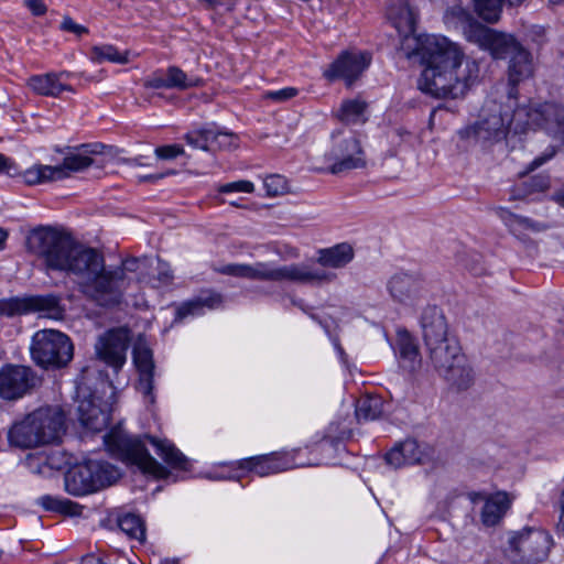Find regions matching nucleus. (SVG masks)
<instances>
[{
	"instance_id": "864d4df0",
	"label": "nucleus",
	"mask_w": 564,
	"mask_h": 564,
	"mask_svg": "<svg viewBox=\"0 0 564 564\" xmlns=\"http://www.w3.org/2000/svg\"><path fill=\"white\" fill-rule=\"evenodd\" d=\"M25 3L35 15H42L46 11V7L42 0H25Z\"/></svg>"
},
{
	"instance_id": "58836bf2",
	"label": "nucleus",
	"mask_w": 564,
	"mask_h": 564,
	"mask_svg": "<svg viewBox=\"0 0 564 564\" xmlns=\"http://www.w3.org/2000/svg\"><path fill=\"white\" fill-rule=\"evenodd\" d=\"M94 163L93 159L84 152L69 153L66 155L62 164L56 165L57 169L62 170L63 178L70 175V173H77L86 170Z\"/></svg>"
},
{
	"instance_id": "79ce46f5",
	"label": "nucleus",
	"mask_w": 564,
	"mask_h": 564,
	"mask_svg": "<svg viewBox=\"0 0 564 564\" xmlns=\"http://www.w3.org/2000/svg\"><path fill=\"white\" fill-rule=\"evenodd\" d=\"M247 279L275 282L276 267L268 262L248 264Z\"/></svg>"
},
{
	"instance_id": "8fccbe9b",
	"label": "nucleus",
	"mask_w": 564,
	"mask_h": 564,
	"mask_svg": "<svg viewBox=\"0 0 564 564\" xmlns=\"http://www.w3.org/2000/svg\"><path fill=\"white\" fill-rule=\"evenodd\" d=\"M155 280L158 281L156 286L166 285L173 280V274L169 264L163 262L158 263V275Z\"/></svg>"
},
{
	"instance_id": "de8ad7c7",
	"label": "nucleus",
	"mask_w": 564,
	"mask_h": 564,
	"mask_svg": "<svg viewBox=\"0 0 564 564\" xmlns=\"http://www.w3.org/2000/svg\"><path fill=\"white\" fill-rule=\"evenodd\" d=\"M154 153L158 159L172 160L178 155L184 154V149L182 145H178V144H169V145L158 147L155 149Z\"/></svg>"
},
{
	"instance_id": "f257e3e1",
	"label": "nucleus",
	"mask_w": 564,
	"mask_h": 564,
	"mask_svg": "<svg viewBox=\"0 0 564 564\" xmlns=\"http://www.w3.org/2000/svg\"><path fill=\"white\" fill-rule=\"evenodd\" d=\"M26 247L47 270L75 275L78 291L106 308L122 302L133 274L143 263L140 259L128 258L119 265H106L101 252L76 243L67 232L52 227L32 230L26 238Z\"/></svg>"
},
{
	"instance_id": "f8f14e48",
	"label": "nucleus",
	"mask_w": 564,
	"mask_h": 564,
	"mask_svg": "<svg viewBox=\"0 0 564 564\" xmlns=\"http://www.w3.org/2000/svg\"><path fill=\"white\" fill-rule=\"evenodd\" d=\"M40 312L42 316L61 319L64 310L54 295H36L25 297H10L0 300V315L13 317L17 315Z\"/></svg>"
},
{
	"instance_id": "69168bd1",
	"label": "nucleus",
	"mask_w": 564,
	"mask_h": 564,
	"mask_svg": "<svg viewBox=\"0 0 564 564\" xmlns=\"http://www.w3.org/2000/svg\"><path fill=\"white\" fill-rule=\"evenodd\" d=\"M161 564H178V562L176 560H164Z\"/></svg>"
},
{
	"instance_id": "5fc2aeb1",
	"label": "nucleus",
	"mask_w": 564,
	"mask_h": 564,
	"mask_svg": "<svg viewBox=\"0 0 564 564\" xmlns=\"http://www.w3.org/2000/svg\"><path fill=\"white\" fill-rule=\"evenodd\" d=\"M560 518L557 522V531L561 535L564 536V489L561 492L560 500Z\"/></svg>"
},
{
	"instance_id": "aec40b11",
	"label": "nucleus",
	"mask_w": 564,
	"mask_h": 564,
	"mask_svg": "<svg viewBox=\"0 0 564 564\" xmlns=\"http://www.w3.org/2000/svg\"><path fill=\"white\" fill-rule=\"evenodd\" d=\"M200 85L197 78H189L180 67L170 66L165 70L159 69L149 75L143 86L153 89H180L185 90Z\"/></svg>"
},
{
	"instance_id": "1a4fd4ad",
	"label": "nucleus",
	"mask_w": 564,
	"mask_h": 564,
	"mask_svg": "<svg viewBox=\"0 0 564 564\" xmlns=\"http://www.w3.org/2000/svg\"><path fill=\"white\" fill-rule=\"evenodd\" d=\"M30 349L33 361L43 368L61 367L73 358V345L69 338L54 329L36 332Z\"/></svg>"
},
{
	"instance_id": "f03ea898",
	"label": "nucleus",
	"mask_w": 564,
	"mask_h": 564,
	"mask_svg": "<svg viewBox=\"0 0 564 564\" xmlns=\"http://www.w3.org/2000/svg\"><path fill=\"white\" fill-rule=\"evenodd\" d=\"M410 42L415 43L414 56H420L425 65L417 83L423 93L440 98H458L478 78V64L465 58L460 48L446 37H408L404 46L411 48Z\"/></svg>"
},
{
	"instance_id": "e2e57ef3",
	"label": "nucleus",
	"mask_w": 564,
	"mask_h": 564,
	"mask_svg": "<svg viewBox=\"0 0 564 564\" xmlns=\"http://www.w3.org/2000/svg\"><path fill=\"white\" fill-rule=\"evenodd\" d=\"M126 162L131 165H138V166L143 165V163L140 161V158L128 159V160H126Z\"/></svg>"
},
{
	"instance_id": "2eb2a0df",
	"label": "nucleus",
	"mask_w": 564,
	"mask_h": 564,
	"mask_svg": "<svg viewBox=\"0 0 564 564\" xmlns=\"http://www.w3.org/2000/svg\"><path fill=\"white\" fill-rule=\"evenodd\" d=\"M371 56L367 52H345L324 72L328 80L343 79L348 87L370 65Z\"/></svg>"
},
{
	"instance_id": "c03bdc74",
	"label": "nucleus",
	"mask_w": 564,
	"mask_h": 564,
	"mask_svg": "<svg viewBox=\"0 0 564 564\" xmlns=\"http://www.w3.org/2000/svg\"><path fill=\"white\" fill-rule=\"evenodd\" d=\"M215 137L212 140V148L216 145L220 150H229L238 147V137L228 131H221L214 124Z\"/></svg>"
},
{
	"instance_id": "bf43d9fd",
	"label": "nucleus",
	"mask_w": 564,
	"mask_h": 564,
	"mask_svg": "<svg viewBox=\"0 0 564 564\" xmlns=\"http://www.w3.org/2000/svg\"><path fill=\"white\" fill-rule=\"evenodd\" d=\"M1 172L10 173V165L9 160L0 153V173Z\"/></svg>"
},
{
	"instance_id": "9b49d317",
	"label": "nucleus",
	"mask_w": 564,
	"mask_h": 564,
	"mask_svg": "<svg viewBox=\"0 0 564 564\" xmlns=\"http://www.w3.org/2000/svg\"><path fill=\"white\" fill-rule=\"evenodd\" d=\"M533 108H518L513 112L503 110L496 101L487 102L480 115V120L475 124V134L484 140H500L506 137L507 130L513 119L527 117L525 124L531 128H539L529 118Z\"/></svg>"
},
{
	"instance_id": "9d476101",
	"label": "nucleus",
	"mask_w": 564,
	"mask_h": 564,
	"mask_svg": "<svg viewBox=\"0 0 564 564\" xmlns=\"http://www.w3.org/2000/svg\"><path fill=\"white\" fill-rule=\"evenodd\" d=\"M465 21L463 31L466 39L478 44L481 48L489 51L494 58L505 59L521 46L514 36L497 32L479 22L475 21L469 14L462 12Z\"/></svg>"
},
{
	"instance_id": "4d7b16f0",
	"label": "nucleus",
	"mask_w": 564,
	"mask_h": 564,
	"mask_svg": "<svg viewBox=\"0 0 564 564\" xmlns=\"http://www.w3.org/2000/svg\"><path fill=\"white\" fill-rule=\"evenodd\" d=\"M554 155V151H552L549 155H543L534 159L531 163V170H534L545 163L549 159Z\"/></svg>"
},
{
	"instance_id": "49530a36",
	"label": "nucleus",
	"mask_w": 564,
	"mask_h": 564,
	"mask_svg": "<svg viewBox=\"0 0 564 564\" xmlns=\"http://www.w3.org/2000/svg\"><path fill=\"white\" fill-rule=\"evenodd\" d=\"M254 191V185L250 181L240 180L230 182L227 184H223L218 187L219 193L229 194V193H252Z\"/></svg>"
},
{
	"instance_id": "393cba45",
	"label": "nucleus",
	"mask_w": 564,
	"mask_h": 564,
	"mask_svg": "<svg viewBox=\"0 0 564 564\" xmlns=\"http://www.w3.org/2000/svg\"><path fill=\"white\" fill-rule=\"evenodd\" d=\"M77 412L82 425L93 432L102 431L109 423V411L101 408L94 395L82 399Z\"/></svg>"
},
{
	"instance_id": "6ab92c4d",
	"label": "nucleus",
	"mask_w": 564,
	"mask_h": 564,
	"mask_svg": "<svg viewBox=\"0 0 564 564\" xmlns=\"http://www.w3.org/2000/svg\"><path fill=\"white\" fill-rule=\"evenodd\" d=\"M531 122L564 144V107L545 102L529 112Z\"/></svg>"
},
{
	"instance_id": "09e8293b",
	"label": "nucleus",
	"mask_w": 564,
	"mask_h": 564,
	"mask_svg": "<svg viewBox=\"0 0 564 564\" xmlns=\"http://www.w3.org/2000/svg\"><path fill=\"white\" fill-rule=\"evenodd\" d=\"M297 95V89L286 87L274 91L267 93L265 97L274 101H285Z\"/></svg>"
},
{
	"instance_id": "f3484780",
	"label": "nucleus",
	"mask_w": 564,
	"mask_h": 564,
	"mask_svg": "<svg viewBox=\"0 0 564 564\" xmlns=\"http://www.w3.org/2000/svg\"><path fill=\"white\" fill-rule=\"evenodd\" d=\"M468 497L474 505L482 503L480 521L486 527L497 525L502 520L512 502V499L505 491H497L491 495L470 492Z\"/></svg>"
},
{
	"instance_id": "473e14b6",
	"label": "nucleus",
	"mask_w": 564,
	"mask_h": 564,
	"mask_svg": "<svg viewBox=\"0 0 564 564\" xmlns=\"http://www.w3.org/2000/svg\"><path fill=\"white\" fill-rule=\"evenodd\" d=\"M367 104L361 99L344 100L336 110V118L346 124H358L366 121Z\"/></svg>"
},
{
	"instance_id": "e433bc0d",
	"label": "nucleus",
	"mask_w": 564,
	"mask_h": 564,
	"mask_svg": "<svg viewBox=\"0 0 564 564\" xmlns=\"http://www.w3.org/2000/svg\"><path fill=\"white\" fill-rule=\"evenodd\" d=\"M550 187V178L545 175H535L522 183V187H514L511 199H523L535 193H543Z\"/></svg>"
},
{
	"instance_id": "a211bd4d",
	"label": "nucleus",
	"mask_w": 564,
	"mask_h": 564,
	"mask_svg": "<svg viewBox=\"0 0 564 564\" xmlns=\"http://www.w3.org/2000/svg\"><path fill=\"white\" fill-rule=\"evenodd\" d=\"M388 18L392 22L393 26L398 30V32L402 35L401 50L404 52L408 58H411L415 54V43L410 42L411 48H408L404 46L405 40L408 37L422 39L429 34L417 36L414 35L416 14L408 3H398L391 6L388 9Z\"/></svg>"
},
{
	"instance_id": "7c9ffc66",
	"label": "nucleus",
	"mask_w": 564,
	"mask_h": 564,
	"mask_svg": "<svg viewBox=\"0 0 564 564\" xmlns=\"http://www.w3.org/2000/svg\"><path fill=\"white\" fill-rule=\"evenodd\" d=\"M223 297L218 293H209L206 296H199L197 299L187 301L178 306L176 311V319H183L189 315H200L204 313V308L214 310L221 305Z\"/></svg>"
},
{
	"instance_id": "37998d69",
	"label": "nucleus",
	"mask_w": 564,
	"mask_h": 564,
	"mask_svg": "<svg viewBox=\"0 0 564 564\" xmlns=\"http://www.w3.org/2000/svg\"><path fill=\"white\" fill-rule=\"evenodd\" d=\"M39 503L46 510L74 513L75 505L69 500L57 499L51 496H43L39 498Z\"/></svg>"
},
{
	"instance_id": "c756f323",
	"label": "nucleus",
	"mask_w": 564,
	"mask_h": 564,
	"mask_svg": "<svg viewBox=\"0 0 564 564\" xmlns=\"http://www.w3.org/2000/svg\"><path fill=\"white\" fill-rule=\"evenodd\" d=\"M533 59L522 45L509 58V82L513 85L533 75Z\"/></svg>"
},
{
	"instance_id": "4c0bfd02",
	"label": "nucleus",
	"mask_w": 564,
	"mask_h": 564,
	"mask_svg": "<svg viewBox=\"0 0 564 564\" xmlns=\"http://www.w3.org/2000/svg\"><path fill=\"white\" fill-rule=\"evenodd\" d=\"M213 137H215L214 124H209L188 131L184 135V140L193 149L209 151L212 150Z\"/></svg>"
},
{
	"instance_id": "6e6d98bb",
	"label": "nucleus",
	"mask_w": 564,
	"mask_h": 564,
	"mask_svg": "<svg viewBox=\"0 0 564 564\" xmlns=\"http://www.w3.org/2000/svg\"><path fill=\"white\" fill-rule=\"evenodd\" d=\"M173 174V172H166V173H158V174H149V175H144V176H141L139 178L140 182H156L159 180H162L163 177L167 176V175H171Z\"/></svg>"
},
{
	"instance_id": "cd10ccee",
	"label": "nucleus",
	"mask_w": 564,
	"mask_h": 564,
	"mask_svg": "<svg viewBox=\"0 0 564 564\" xmlns=\"http://www.w3.org/2000/svg\"><path fill=\"white\" fill-rule=\"evenodd\" d=\"M497 214L508 227L509 231L522 241L527 240L530 232H539L545 229L542 224L516 215L503 207L498 208Z\"/></svg>"
},
{
	"instance_id": "052dcab7",
	"label": "nucleus",
	"mask_w": 564,
	"mask_h": 564,
	"mask_svg": "<svg viewBox=\"0 0 564 564\" xmlns=\"http://www.w3.org/2000/svg\"><path fill=\"white\" fill-rule=\"evenodd\" d=\"M552 198L564 208V193H555Z\"/></svg>"
},
{
	"instance_id": "dca6fc26",
	"label": "nucleus",
	"mask_w": 564,
	"mask_h": 564,
	"mask_svg": "<svg viewBox=\"0 0 564 564\" xmlns=\"http://www.w3.org/2000/svg\"><path fill=\"white\" fill-rule=\"evenodd\" d=\"M337 279V274L330 270L317 268L305 263H292L276 267L275 282H294L321 286L329 284Z\"/></svg>"
},
{
	"instance_id": "ddd939ff",
	"label": "nucleus",
	"mask_w": 564,
	"mask_h": 564,
	"mask_svg": "<svg viewBox=\"0 0 564 564\" xmlns=\"http://www.w3.org/2000/svg\"><path fill=\"white\" fill-rule=\"evenodd\" d=\"M41 384V378L26 366L6 365L0 369V397L18 400Z\"/></svg>"
},
{
	"instance_id": "603ef678",
	"label": "nucleus",
	"mask_w": 564,
	"mask_h": 564,
	"mask_svg": "<svg viewBox=\"0 0 564 564\" xmlns=\"http://www.w3.org/2000/svg\"><path fill=\"white\" fill-rule=\"evenodd\" d=\"M61 28L64 31L72 32V33H75L77 35H82V34L88 32V30L85 26H83L80 24H77L75 21H73L68 17H65L63 19Z\"/></svg>"
},
{
	"instance_id": "774afa93",
	"label": "nucleus",
	"mask_w": 564,
	"mask_h": 564,
	"mask_svg": "<svg viewBox=\"0 0 564 564\" xmlns=\"http://www.w3.org/2000/svg\"><path fill=\"white\" fill-rule=\"evenodd\" d=\"M557 193H564V189H562V191H558Z\"/></svg>"
},
{
	"instance_id": "0eeeda50",
	"label": "nucleus",
	"mask_w": 564,
	"mask_h": 564,
	"mask_svg": "<svg viewBox=\"0 0 564 564\" xmlns=\"http://www.w3.org/2000/svg\"><path fill=\"white\" fill-rule=\"evenodd\" d=\"M552 542L545 530L524 527L510 532L505 554L513 564H538L547 557Z\"/></svg>"
},
{
	"instance_id": "bb28decb",
	"label": "nucleus",
	"mask_w": 564,
	"mask_h": 564,
	"mask_svg": "<svg viewBox=\"0 0 564 564\" xmlns=\"http://www.w3.org/2000/svg\"><path fill=\"white\" fill-rule=\"evenodd\" d=\"M316 263L321 269H341L349 264L354 257L355 250L348 242L337 243L329 248L318 249Z\"/></svg>"
},
{
	"instance_id": "c85d7f7f",
	"label": "nucleus",
	"mask_w": 564,
	"mask_h": 564,
	"mask_svg": "<svg viewBox=\"0 0 564 564\" xmlns=\"http://www.w3.org/2000/svg\"><path fill=\"white\" fill-rule=\"evenodd\" d=\"M145 440L154 447L155 453L172 468L186 470L187 458L166 438L147 435Z\"/></svg>"
},
{
	"instance_id": "680f3d73",
	"label": "nucleus",
	"mask_w": 564,
	"mask_h": 564,
	"mask_svg": "<svg viewBox=\"0 0 564 564\" xmlns=\"http://www.w3.org/2000/svg\"><path fill=\"white\" fill-rule=\"evenodd\" d=\"M7 237L8 234L2 228H0V249L3 248Z\"/></svg>"
},
{
	"instance_id": "2f4dec72",
	"label": "nucleus",
	"mask_w": 564,
	"mask_h": 564,
	"mask_svg": "<svg viewBox=\"0 0 564 564\" xmlns=\"http://www.w3.org/2000/svg\"><path fill=\"white\" fill-rule=\"evenodd\" d=\"M398 347L403 367L410 371H414L421 365V356L419 347L414 338L408 332L398 334Z\"/></svg>"
},
{
	"instance_id": "a18cd8bd",
	"label": "nucleus",
	"mask_w": 564,
	"mask_h": 564,
	"mask_svg": "<svg viewBox=\"0 0 564 564\" xmlns=\"http://www.w3.org/2000/svg\"><path fill=\"white\" fill-rule=\"evenodd\" d=\"M263 185L267 195L270 197L279 196L286 191V181L279 174L267 176L263 181Z\"/></svg>"
},
{
	"instance_id": "39448f33",
	"label": "nucleus",
	"mask_w": 564,
	"mask_h": 564,
	"mask_svg": "<svg viewBox=\"0 0 564 564\" xmlns=\"http://www.w3.org/2000/svg\"><path fill=\"white\" fill-rule=\"evenodd\" d=\"M107 449L126 464L137 466L143 474L154 478H166L169 471L148 452L144 442L128 435L121 429H113L104 436Z\"/></svg>"
},
{
	"instance_id": "f704fd0d",
	"label": "nucleus",
	"mask_w": 564,
	"mask_h": 564,
	"mask_svg": "<svg viewBox=\"0 0 564 564\" xmlns=\"http://www.w3.org/2000/svg\"><path fill=\"white\" fill-rule=\"evenodd\" d=\"M383 413V400L377 395H365L357 401L356 417L360 421H375Z\"/></svg>"
},
{
	"instance_id": "5701e85b",
	"label": "nucleus",
	"mask_w": 564,
	"mask_h": 564,
	"mask_svg": "<svg viewBox=\"0 0 564 564\" xmlns=\"http://www.w3.org/2000/svg\"><path fill=\"white\" fill-rule=\"evenodd\" d=\"M133 362L139 371L137 389L149 399V402H153L154 362L151 349L141 343L137 344L133 348Z\"/></svg>"
},
{
	"instance_id": "b1692460",
	"label": "nucleus",
	"mask_w": 564,
	"mask_h": 564,
	"mask_svg": "<svg viewBox=\"0 0 564 564\" xmlns=\"http://www.w3.org/2000/svg\"><path fill=\"white\" fill-rule=\"evenodd\" d=\"M297 466L299 465L293 464L291 462V457L288 454L262 455L248 458L241 463L242 468L253 471L261 477L280 473Z\"/></svg>"
},
{
	"instance_id": "7ed1b4c3",
	"label": "nucleus",
	"mask_w": 564,
	"mask_h": 564,
	"mask_svg": "<svg viewBox=\"0 0 564 564\" xmlns=\"http://www.w3.org/2000/svg\"><path fill=\"white\" fill-rule=\"evenodd\" d=\"M423 341L435 371L458 390L474 381L469 366L457 339L449 335L445 316L437 306H427L421 315Z\"/></svg>"
},
{
	"instance_id": "4be33fe9",
	"label": "nucleus",
	"mask_w": 564,
	"mask_h": 564,
	"mask_svg": "<svg viewBox=\"0 0 564 564\" xmlns=\"http://www.w3.org/2000/svg\"><path fill=\"white\" fill-rule=\"evenodd\" d=\"M429 457L426 448L413 438L398 443L386 454V462L393 468H401L406 465L422 464Z\"/></svg>"
},
{
	"instance_id": "4468645a",
	"label": "nucleus",
	"mask_w": 564,
	"mask_h": 564,
	"mask_svg": "<svg viewBox=\"0 0 564 564\" xmlns=\"http://www.w3.org/2000/svg\"><path fill=\"white\" fill-rule=\"evenodd\" d=\"M130 330L127 327L109 329L101 335L96 345V355L108 366L120 369L127 359Z\"/></svg>"
},
{
	"instance_id": "a19ab883",
	"label": "nucleus",
	"mask_w": 564,
	"mask_h": 564,
	"mask_svg": "<svg viewBox=\"0 0 564 564\" xmlns=\"http://www.w3.org/2000/svg\"><path fill=\"white\" fill-rule=\"evenodd\" d=\"M91 54L93 59L98 63L108 61L111 63L126 64L129 62L128 53H121L112 45L94 46Z\"/></svg>"
},
{
	"instance_id": "6e6552de",
	"label": "nucleus",
	"mask_w": 564,
	"mask_h": 564,
	"mask_svg": "<svg viewBox=\"0 0 564 564\" xmlns=\"http://www.w3.org/2000/svg\"><path fill=\"white\" fill-rule=\"evenodd\" d=\"M330 148L325 153L326 165L321 170L330 174H341L366 165L360 140L350 129H338L332 133Z\"/></svg>"
},
{
	"instance_id": "423d86ee",
	"label": "nucleus",
	"mask_w": 564,
	"mask_h": 564,
	"mask_svg": "<svg viewBox=\"0 0 564 564\" xmlns=\"http://www.w3.org/2000/svg\"><path fill=\"white\" fill-rule=\"evenodd\" d=\"M119 477L118 468L111 464L98 459H86L67 470L65 488L70 495L83 496L112 485Z\"/></svg>"
},
{
	"instance_id": "13d9d810",
	"label": "nucleus",
	"mask_w": 564,
	"mask_h": 564,
	"mask_svg": "<svg viewBox=\"0 0 564 564\" xmlns=\"http://www.w3.org/2000/svg\"><path fill=\"white\" fill-rule=\"evenodd\" d=\"M80 564H104V563L99 557H97L93 554H87L82 558Z\"/></svg>"
},
{
	"instance_id": "3c124183",
	"label": "nucleus",
	"mask_w": 564,
	"mask_h": 564,
	"mask_svg": "<svg viewBox=\"0 0 564 564\" xmlns=\"http://www.w3.org/2000/svg\"><path fill=\"white\" fill-rule=\"evenodd\" d=\"M219 271L223 274L247 279L248 264H238V263L227 264V265H224Z\"/></svg>"
},
{
	"instance_id": "72a5a7b5",
	"label": "nucleus",
	"mask_w": 564,
	"mask_h": 564,
	"mask_svg": "<svg viewBox=\"0 0 564 564\" xmlns=\"http://www.w3.org/2000/svg\"><path fill=\"white\" fill-rule=\"evenodd\" d=\"M23 182L28 185H39L63 178L61 169L52 165L35 164L21 174Z\"/></svg>"
},
{
	"instance_id": "338daca9",
	"label": "nucleus",
	"mask_w": 564,
	"mask_h": 564,
	"mask_svg": "<svg viewBox=\"0 0 564 564\" xmlns=\"http://www.w3.org/2000/svg\"><path fill=\"white\" fill-rule=\"evenodd\" d=\"M553 4L564 3V0H549Z\"/></svg>"
},
{
	"instance_id": "20e7f679",
	"label": "nucleus",
	"mask_w": 564,
	"mask_h": 564,
	"mask_svg": "<svg viewBox=\"0 0 564 564\" xmlns=\"http://www.w3.org/2000/svg\"><path fill=\"white\" fill-rule=\"evenodd\" d=\"M65 431L64 411L57 405H45L13 423L8 440L11 446L29 449L58 442Z\"/></svg>"
},
{
	"instance_id": "a878e982",
	"label": "nucleus",
	"mask_w": 564,
	"mask_h": 564,
	"mask_svg": "<svg viewBox=\"0 0 564 564\" xmlns=\"http://www.w3.org/2000/svg\"><path fill=\"white\" fill-rule=\"evenodd\" d=\"M64 77L68 78L69 73L34 75L28 79V86L37 95L58 97L63 91H74L72 86L62 82Z\"/></svg>"
},
{
	"instance_id": "412c9836",
	"label": "nucleus",
	"mask_w": 564,
	"mask_h": 564,
	"mask_svg": "<svg viewBox=\"0 0 564 564\" xmlns=\"http://www.w3.org/2000/svg\"><path fill=\"white\" fill-rule=\"evenodd\" d=\"M387 288L393 301L403 305H414L423 294L422 281L408 273H397L391 276Z\"/></svg>"
},
{
	"instance_id": "c9c22d12",
	"label": "nucleus",
	"mask_w": 564,
	"mask_h": 564,
	"mask_svg": "<svg viewBox=\"0 0 564 564\" xmlns=\"http://www.w3.org/2000/svg\"><path fill=\"white\" fill-rule=\"evenodd\" d=\"M118 527L131 540L139 543L145 542V523L142 518L135 513H126L118 518Z\"/></svg>"
},
{
	"instance_id": "0e129e2a",
	"label": "nucleus",
	"mask_w": 564,
	"mask_h": 564,
	"mask_svg": "<svg viewBox=\"0 0 564 564\" xmlns=\"http://www.w3.org/2000/svg\"><path fill=\"white\" fill-rule=\"evenodd\" d=\"M523 0H502V3H508L509 6H518L522 2Z\"/></svg>"
},
{
	"instance_id": "ea45409f",
	"label": "nucleus",
	"mask_w": 564,
	"mask_h": 564,
	"mask_svg": "<svg viewBox=\"0 0 564 564\" xmlns=\"http://www.w3.org/2000/svg\"><path fill=\"white\" fill-rule=\"evenodd\" d=\"M475 10L478 15L489 23L499 20L502 9V0H474Z\"/></svg>"
}]
</instances>
